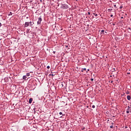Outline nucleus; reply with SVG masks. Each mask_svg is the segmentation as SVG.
<instances>
[{"label": "nucleus", "mask_w": 131, "mask_h": 131, "mask_svg": "<svg viewBox=\"0 0 131 131\" xmlns=\"http://www.w3.org/2000/svg\"><path fill=\"white\" fill-rule=\"evenodd\" d=\"M113 70H114V71H113V72H114V71H116V70H115V68L113 69Z\"/></svg>", "instance_id": "32"}, {"label": "nucleus", "mask_w": 131, "mask_h": 131, "mask_svg": "<svg viewBox=\"0 0 131 131\" xmlns=\"http://www.w3.org/2000/svg\"><path fill=\"white\" fill-rule=\"evenodd\" d=\"M2 46H3V45H1V47H2Z\"/></svg>", "instance_id": "53"}, {"label": "nucleus", "mask_w": 131, "mask_h": 131, "mask_svg": "<svg viewBox=\"0 0 131 131\" xmlns=\"http://www.w3.org/2000/svg\"><path fill=\"white\" fill-rule=\"evenodd\" d=\"M114 6L115 7V8H117V7H116V5H114Z\"/></svg>", "instance_id": "33"}, {"label": "nucleus", "mask_w": 131, "mask_h": 131, "mask_svg": "<svg viewBox=\"0 0 131 131\" xmlns=\"http://www.w3.org/2000/svg\"><path fill=\"white\" fill-rule=\"evenodd\" d=\"M88 15H91V12H88Z\"/></svg>", "instance_id": "30"}, {"label": "nucleus", "mask_w": 131, "mask_h": 131, "mask_svg": "<svg viewBox=\"0 0 131 131\" xmlns=\"http://www.w3.org/2000/svg\"><path fill=\"white\" fill-rule=\"evenodd\" d=\"M111 17H113V14L111 15Z\"/></svg>", "instance_id": "40"}, {"label": "nucleus", "mask_w": 131, "mask_h": 131, "mask_svg": "<svg viewBox=\"0 0 131 131\" xmlns=\"http://www.w3.org/2000/svg\"><path fill=\"white\" fill-rule=\"evenodd\" d=\"M121 19H123V17H121Z\"/></svg>", "instance_id": "45"}, {"label": "nucleus", "mask_w": 131, "mask_h": 131, "mask_svg": "<svg viewBox=\"0 0 131 131\" xmlns=\"http://www.w3.org/2000/svg\"><path fill=\"white\" fill-rule=\"evenodd\" d=\"M64 84H65V82H61V86H64Z\"/></svg>", "instance_id": "15"}, {"label": "nucleus", "mask_w": 131, "mask_h": 131, "mask_svg": "<svg viewBox=\"0 0 131 131\" xmlns=\"http://www.w3.org/2000/svg\"><path fill=\"white\" fill-rule=\"evenodd\" d=\"M3 107H4V104H1V109H2V108H3Z\"/></svg>", "instance_id": "22"}, {"label": "nucleus", "mask_w": 131, "mask_h": 131, "mask_svg": "<svg viewBox=\"0 0 131 131\" xmlns=\"http://www.w3.org/2000/svg\"><path fill=\"white\" fill-rule=\"evenodd\" d=\"M86 73H88V71H86Z\"/></svg>", "instance_id": "55"}, {"label": "nucleus", "mask_w": 131, "mask_h": 131, "mask_svg": "<svg viewBox=\"0 0 131 131\" xmlns=\"http://www.w3.org/2000/svg\"><path fill=\"white\" fill-rule=\"evenodd\" d=\"M53 54H56V51H53Z\"/></svg>", "instance_id": "34"}, {"label": "nucleus", "mask_w": 131, "mask_h": 131, "mask_svg": "<svg viewBox=\"0 0 131 131\" xmlns=\"http://www.w3.org/2000/svg\"><path fill=\"white\" fill-rule=\"evenodd\" d=\"M87 108H89V106H87Z\"/></svg>", "instance_id": "50"}, {"label": "nucleus", "mask_w": 131, "mask_h": 131, "mask_svg": "<svg viewBox=\"0 0 131 131\" xmlns=\"http://www.w3.org/2000/svg\"><path fill=\"white\" fill-rule=\"evenodd\" d=\"M107 33H107V32H106V31H105V32H104V35H107Z\"/></svg>", "instance_id": "23"}, {"label": "nucleus", "mask_w": 131, "mask_h": 131, "mask_svg": "<svg viewBox=\"0 0 131 131\" xmlns=\"http://www.w3.org/2000/svg\"><path fill=\"white\" fill-rule=\"evenodd\" d=\"M4 79L6 80V79H8V78H5Z\"/></svg>", "instance_id": "41"}, {"label": "nucleus", "mask_w": 131, "mask_h": 131, "mask_svg": "<svg viewBox=\"0 0 131 131\" xmlns=\"http://www.w3.org/2000/svg\"><path fill=\"white\" fill-rule=\"evenodd\" d=\"M108 12H112V11H113V9L112 8L111 9H108L107 10Z\"/></svg>", "instance_id": "13"}, {"label": "nucleus", "mask_w": 131, "mask_h": 131, "mask_svg": "<svg viewBox=\"0 0 131 131\" xmlns=\"http://www.w3.org/2000/svg\"><path fill=\"white\" fill-rule=\"evenodd\" d=\"M95 105H92V108H95Z\"/></svg>", "instance_id": "35"}, {"label": "nucleus", "mask_w": 131, "mask_h": 131, "mask_svg": "<svg viewBox=\"0 0 131 131\" xmlns=\"http://www.w3.org/2000/svg\"><path fill=\"white\" fill-rule=\"evenodd\" d=\"M61 9H63V10H66L67 9H69V6L66 4H62Z\"/></svg>", "instance_id": "1"}, {"label": "nucleus", "mask_w": 131, "mask_h": 131, "mask_svg": "<svg viewBox=\"0 0 131 131\" xmlns=\"http://www.w3.org/2000/svg\"><path fill=\"white\" fill-rule=\"evenodd\" d=\"M111 6H112V4H111V5H110V4L109 5V6L110 8H113V7H111Z\"/></svg>", "instance_id": "28"}, {"label": "nucleus", "mask_w": 131, "mask_h": 131, "mask_svg": "<svg viewBox=\"0 0 131 131\" xmlns=\"http://www.w3.org/2000/svg\"><path fill=\"white\" fill-rule=\"evenodd\" d=\"M66 48H68V45H66Z\"/></svg>", "instance_id": "37"}, {"label": "nucleus", "mask_w": 131, "mask_h": 131, "mask_svg": "<svg viewBox=\"0 0 131 131\" xmlns=\"http://www.w3.org/2000/svg\"><path fill=\"white\" fill-rule=\"evenodd\" d=\"M26 76H30V73H27L26 74Z\"/></svg>", "instance_id": "17"}, {"label": "nucleus", "mask_w": 131, "mask_h": 131, "mask_svg": "<svg viewBox=\"0 0 131 131\" xmlns=\"http://www.w3.org/2000/svg\"><path fill=\"white\" fill-rule=\"evenodd\" d=\"M125 128H127V126H125Z\"/></svg>", "instance_id": "43"}, {"label": "nucleus", "mask_w": 131, "mask_h": 131, "mask_svg": "<svg viewBox=\"0 0 131 131\" xmlns=\"http://www.w3.org/2000/svg\"><path fill=\"white\" fill-rule=\"evenodd\" d=\"M32 101H33V99H32V98H30L29 99V104H31V103H32Z\"/></svg>", "instance_id": "6"}, {"label": "nucleus", "mask_w": 131, "mask_h": 131, "mask_svg": "<svg viewBox=\"0 0 131 131\" xmlns=\"http://www.w3.org/2000/svg\"><path fill=\"white\" fill-rule=\"evenodd\" d=\"M129 112H129L128 110H127V111H126V113H127V114L129 113Z\"/></svg>", "instance_id": "27"}, {"label": "nucleus", "mask_w": 131, "mask_h": 131, "mask_svg": "<svg viewBox=\"0 0 131 131\" xmlns=\"http://www.w3.org/2000/svg\"><path fill=\"white\" fill-rule=\"evenodd\" d=\"M93 15H94V16H95V17L98 16V14H97L93 13Z\"/></svg>", "instance_id": "20"}, {"label": "nucleus", "mask_w": 131, "mask_h": 131, "mask_svg": "<svg viewBox=\"0 0 131 131\" xmlns=\"http://www.w3.org/2000/svg\"><path fill=\"white\" fill-rule=\"evenodd\" d=\"M88 71H90V69H88Z\"/></svg>", "instance_id": "46"}, {"label": "nucleus", "mask_w": 131, "mask_h": 131, "mask_svg": "<svg viewBox=\"0 0 131 131\" xmlns=\"http://www.w3.org/2000/svg\"><path fill=\"white\" fill-rule=\"evenodd\" d=\"M50 75H51V76H55V74H50Z\"/></svg>", "instance_id": "24"}, {"label": "nucleus", "mask_w": 131, "mask_h": 131, "mask_svg": "<svg viewBox=\"0 0 131 131\" xmlns=\"http://www.w3.org/2000/svg\"><path fill=\"white\" fill-rule=\"evenodd\" d=\"M111 83H113V81H111Z\"/></svg>", "instance_id": "44"}, {"label": "nucleus", "mask_w": 131, "mask_h": 131, "mask_svg": "<svg viewBox=\"0 0 131 131\" xmlns=\"http://www.w3.org/2000/svg\"><path fill=\"white\" fill-rule=\"evenodd\" d=\"M111 124H112V125H113L114 124V123H113V122H112Z\"/></svg>", "instance_id": "39"}, {"label": "nucleus", "mask_w": 131, "mask_h": 131, "mask_svg": "<svg viewBox=\"0 0 131 131\" xmlns=\"http://www.w3.org/2000/svg\"><path fill=\"white\" fill-rule=\"evenodd\" d=\"M128 108H131L130 107H129V106H128Z\"/></svg>", "instance_id": "47"}, {"label": "nucleus", "mask_w": 131, "mask_h": 131, "mask_svg": "<svg viewBox=\"0 0 131 131\" xmlns=\"http://www.w3.org/2000/svg\"><path fill=\"white\" fill-rule=\"evenodd\" d=\"M26 78H27V77H26V75L23 76V79H24V80H26Z\"/></svg>", "instance_id": "11"}, {"label": "nucleus", "mask_w": 131, "mask_h": 131, "mask_svg": "<svg viewBox=\"0 0 131 131\" xmlns=\"http://www.w3.org/2000/svg\"><path fill=\"white\" fill-rule=\"evenodd\" d=\"M91 2H93V1H94V0H91Z\"/></svg>", "instance_id": "49"}, {"label": "nucleus", "mask_w": 131, "mask_h": 131, "mask_svg": "<svg viewBox=\"0 0 131 131\" xmlns=\"http://www.w3.org/2000/svg\"><path fill=\"white\" fill-rule=\"evenodd\" d=\"M33 24H34V23L33 21H30L29 22L30 27H31V28H33L34 27Z\"/></svg>", "instance_id": "2"}, {"label": "nucleus", "mask_w": 131, "mask_h": 131, "mask_svg": "<svg viewBox=\"0 0 131 131\" xmlns=\"http://www.w3.org/2000/svg\"><path fill=\"white\" fill-rule=\"evenodd\" d=\"M1 26H2V24H1Z\"/></svg>", "instance_id": "52"}, {"label": "nucleus", "mask_w": 131, "mask_h": 131, "mask_svg": "<svg viewBox=\"0 0 131 131\" xmlns=\"http://www.w3.org/2000/svg\"><path fill=\"white\" fill-rule=\"evenodd\" d=\"M1 95H2V98H5V96H6L5 94L1 93Z\"/></svg>", "instance_id": "18"}, {"label": "nucleus", "mask_w": 131, "mask_h": 131, "mask_svg": "<svg viewBox=\"0 0 131 131\" xmlns=\"http://www.w3.org/2000/svg\"><path fill=\"white\" fill-rule=\"evenodd\" d=\"M110 128H113V125H112L111 126H110Z\"/></svg>", "instance_id": "25"}, {"label": "nucleus", "mask_w": 131, "mask_h": 131, "mask_svg": "<svg viewBox=\"0 0 131 131\" xmlns=\"http://www.w3.org/2000/svg\"><path fill=\"white\" fill-rule=\"evenodd\" d=\"M113 26H115V23H113Z\"/></svg>", "instance_id": "36"}, {"label": "nucleus", "mask_w": 131, "mask_h": 131, "mask_svg": "<svg viewBox=\"0 0 131 131\" xmlns=\"http://www.w3.org/2000/svg\"><path fill=\"white\" fill-rule=\"evenodd\" d=\"M47 68V69H50V66H48Z\"/></svg>", "instance_id": "26"}, {"label": "nucleus", "mask_w": 131, "mask_h": 131, "mask_svg": "<svg viewBox=\"0 0 131 131\" xmlns=\"http://www.w3.org/2000/svg\"><path fill=\"white\" fill-rule=\"evenodd\" d=\"M127 74H130V73L127 72Z\"/></svg>", "instance_id": "38"}, {"label": "nucleus", "mask_w": 131, "mask_h": 131, "mask_svg": "<svg viewBox=\"0 0 131 131\" xmlns=\"http://www.w3.org/2000/svg\"><path fill=\"white\" fill-rule=\"evenodd\" d=\"M122 96H124V95H122Z\"/></svg>", "instance_id": "56"}, {"label": "nucleus", "mask_w": 131, "mask_h": 131, "mask_svg": "<svg viewBox=\"0 0 131 131\" xmlns=\"http://www.w3.org/2000/svg\"><path fill=\"white\" fill-rule=\"evenodd\" d=\"M60 117H62V116H60Z\"/></svg>", "instance_id": "58"}, {"label": "nucleus", "mask_w": 131, "mask_h": 131, "mask_svg": "<svg viewBox=\"0 0 131 131\" xmlns=\"http://www.w3.org/2000/svg\"><path fill=\"white\" fill-rule=\"evenodd\" d=\"M13 15V13H12V12H10V13L8 14V16H12Z\"/></svg>", "instance_id": "19"}, {"label": "nucleus", "mask_w": 131, "mask_h": 131, "mask_svg": "<svg viewBox=\"0 0 131 131\" xmlns=\"http://www.w3.org/2000/svg\"><path fill=\"white\" fill-rule=\"evenodd\" d=\"M28 26H29V22H26L25 23L24 28H25L26 27H28Z\"/></svg>", "instance_id": "4"}, {"label": "nucleus", "mask_w": 131, "mask_h": 131, "mask_svg": "<svg viewBox=\"0 0 131 131\" xmlns=\"http://www.w3.org/2000/svg\"><path fill=\"white\" fill-rule=\"evenodd\" d=\"M130 99H131L130 96L127 95V99L128 101H129V100H130Z\"/></svg>", "instance_id": "8"}, {"label": "nucleus", "mask_w": 131, "mask_h": 131, "mask_svg": "<svg viewBox=\"0 0 131 131\" xmlns=\"http://www.w3.org/2000/svg\"><path fill=\"white\" fill-rule=\"evenodd\" d=\"M2 4H1V7H2Z\"/></svg>", "instance_id": "57"}, {"label": "nucleus", "mask_w": 131, "mask_h": 131, "mask_svg": "<svg viewBox=\"0 0 131 131\" xmlns=\"http://www.w3.org/2000/svg\"><path fill=\"white\" fill-rule=\"evenodd\" d=\"M0 27H1V23H0Z\"/></svg>", "instance_id": "51"}, {"label": "nucleus", "mask_w": 131, "mask_h": 131, "mask_svg": "<svg viewBox=\"0 0 131 131\" xmlns=\"http://www.w3.org/2000/svg\"><path fill=\"white\" fill-rule=\"evenodd\" d=\"M127 30L128 32H129V33H131V28H128V29H127Z\"/></svg>", "instance_id": "9"}, {"label": "nucleus", "mask_w": 131, "mask_h": 131, "mask_svg": "<svg viewBox=\"0 0 131 131\" xmlns=\"http://www.w3.org/2000/svg\"><path fill=\"white\" fill-rule=\"evenodd\" d=\"M81 71V72H83V71H86V68L82 69Z\"/></svg>", "instance_id": "10"}, {"label": "nucleus", "mask_w": 131, "mask_h": 131, "mask_svg": "<svg viewBox=\"0 0 131 131\" xmlns=\"http://www.w3.org/2000/svg\"><path fill=\"white\" fill-rule=\"evenodd\" d=\"M127 110L129 111V112L131 113V107L130 108H127Z\"/></svg>", "instance_id": "14"}, {"label": "nucleus", "mask_w": 131, "mask_h": 131, "mask_svg": "<svg viewBox=\"0 0 131 131\" xmlns=\"http://www.w3.org/2000/svg\"><path fill=\"white\" fill-rule=\"evenodd\" d=\"M26 33H30V29H27L26 30Z\"/></svg>", "instance_id": "7"}, {"label": "nucleus", "mask_w": 131, "mask_h": 131, "mask_svg": "<svg viewBox=\"0 0 131 131\" xmlns=\"http://www.w3.org/2000/svg\"><path fill=\"white\" fill-rule=\"evenodd\" d=\"M122 8H123V6H120V7H119V8H120V9H122Z\"/></svg>", "instance_id": "29"}, {"label": "nucleus", "mask_w": 131, "mask_h": 131, "mask_svg": "<svg viewBox=\"0 0 131 131\" xmlns=\"http://www.w3.org/2000/svg\"><path fill=\"white\" fill-rule=\"evenodd\" d=\"M28 18H29L28 17H27V19H28Z\"/></svg>", "instance_id": "48"}, {"label": "nucleus", "mask_w": 131, "mask_h": 131, "mask_svg": "<svg viewBox=\"0 0 131 131\" xmlns=\"http://www.w3.org/2000/svg\"><path fill=\"white\" fill-rule=\"evenodd\" d=\"M59 115H62V116H65V114H63V113L62 112H60L59 113Z\"/></svg>", "instance_id": "16"}, {"label": "nucleus", "mask_w": 131, "mask_h": 131, "mask_svg": "<svg viewBox=\"0 0 131 131\" xmlns=\"http://www.w3.org/2000/svg\"><path fill=\"white\" fill-rule=\"evenodd\" d=\"M42 20V19H41V17L38 18V20L37 21L38 25H39L40 24V23H41Z\"/></svg>", "instance_id": "3"}, {"label": "nucleus", "mask_w": 131, "mask_h": 131, "mask_svg": "<svg viewBox=\"0 0 131 131\" xmlns=\"http://www.w3.org/2000/svg\"><path fill=\"white\" fill-rule=\"evenodd\" d=\"M2 110H1V114H3V112H2Z\"/></svg>", "instance_id": "42"}, {"label": "nucleus", "mask_w": 131, "mask_h": 131, "mask_svg": "<svg viewBox=\"0 0 131 131\" xmlns=\"http://www.w3.org/2000/svg\"><path fill=\"white\" fill-rule=\"evenodd\" d=\"M107 121H109V120H107Z\"/></svg>", "instance_id": "54"}, {"label": "nucleus", "mask_w": 131, "mask_h": 131, "mask_svg": "<svg viewBox=\"0 0 131 131\" xmlns=\"http://www.w3.org/2000/svg\"><path fill=\"white\" fill-rule=\"evenodd\" d=\"M1 65H3V67L1 68V70H5V68H6V66H5V63L4 62H3L1 64Z\"/></svg>", "instance_id": "5"}, {"label": "nucleus", "mask_w": 131, "mask_h": 131, "mask_svg": "<svg viewBox=\"0 0 131 131\" xmlns=\"http://www.w3.org/2000/svg\"><path fill=\"white\" fill-rule=\"evenodd\" d=\"M101 34H105V30H101Z\"/></svg>", "instance_id": "12"}, {"label": "nucleus", "mask_w": 131, "mask_h": 131, "mask_svg": "<svg viewBox=\"0 0 131 131\" xmlns=\"http://www.w3.org/2000/svg\"><path fill=\"white\" fill-rule=\"evenodd\" d=\"M1 13H5V11H4V9H1Z\"/></svg>", "instance_id": "21"}, {"label": "nucleus", "mask_w": 131, "mask_h": 131, "mask_svg": "<svg viewBox=\"0 0 131 131\" xmlns=\"http://www.w3.org/2000/svg\"><path fill=\"white\" fill-rule=\"evenodd\" d=\"M91 81H94V78H91Z\"/></svg>", "instance_id": "31"}]
</instances>
